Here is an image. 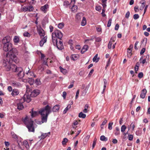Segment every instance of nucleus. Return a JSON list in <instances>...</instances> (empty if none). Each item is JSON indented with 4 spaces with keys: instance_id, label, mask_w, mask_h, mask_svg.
I'll return each instance as SVG.
<instances>
[{
    "instance_id": "f257e3e1",
    "label": "nucleus",
    "mask_w": 150,
    "mask_h": 150,
    "mask_svg": "<svg viewBox=\"0 0 150 150\" xmlns=\"http://www.w3.org/2000/svg\"><path fill=\"white\" fill-rule=\"evenodd\" d=\"M13 57L11 59L10 57H8V55H7V58L6 59H4L3 61V65L4 67H6V71H8L11 69L12 71L15 72V69L16 68H18L17 67L16 65L13 64H12L13 62H14L17 64L19 62V59L17 57V59L18 60V62H16L13 59Z\"/></svg>"
},
{
    "instance_id": "f03ea898",
    "label": "nucleus",
    "mask_w": 150,
    "mask_h": 150,
    "mask_svg": "<svg viewBox=\"0 0 150 150\" xmlns=\"http://www.w3.org/2000/svg\"><path fill=\"white\" fill-rule=\"evenodd\" d=\"M3 49L5 51H9L6 54V58H7V55H8V57L11 59L13 57L14 61L16 62H18V60L17 59V57L15 55V52L12 47V45L11 43L4 45Z\"/></svg>"
},
{
    "instance_id": "7ed1b4c3",
    "label": "nucleus",
    "mask_w": 150,
    "mask_h": 150,
    "mask_svg": "<svg viewBox=\"0 0 150 150\" xmlns=\"http://www.w3.org/2000/svg\"><path fill=\"white\" fill-rule=\"evenodd\" d=\"M23 121L26 125L29 132H34L35 129L33 126V120L26 117L23 119Z\"/></svg>"
},
{
    "instance_id": "20e7f679",
    "label": "nucleus",
    "mask_w": 150,
    "mask_h": 150,
    "mask_svg": "<svg viewBox=\"0 0 150 150\" xmlns=\"http://www.w3.org/2000/svg\"><path fill=\"white\" fill-rule=\"evenodd\" d=\"M31 99L30 96L27 95H24L23 97L21 99V102L17 103V108L19 110H22L24 108L22 103L23 102L26 101L27 103H29Z\"/></svg>"
},
{
    "instance_id": "39448f33",
    "label": "nucleus",
    "mask_w": 150,
    "mask_h": 150,
    "mask_svg": "<svg viewBox=\"0 0 150 150\" xmlns=\"http://www.w3.org/2000/svg\"><path fill=\"white\" fill-rule=\"evenodd\" d=\"M52 112L51 108L48 105H47L44 108H42L39 111L41 115H48Z\"/></svg>"
},
{
    "instance_id": "423d86ee",
    "label": "nucleus",
    "mask_w": 150,
    "mask_h": 150,
    "mask_svg": "<svg viewBox=\"0 0 150 150\" xmlns=\"http://www.w3.org/2000/svg\"><path fill=\"white\" fill-rule=\"evenodd\" d=\"M52 36L53 37H56L60 40L62 37V34L61 32L58 30H56L54 31V32L52 33Z\"/></svg>"
},
{
    "instance_id": "0eeeda50",
    "label": "nucleus",
    "mask_w": 150,
    "mask_h": 150,
    "mask_svg": "<svg viewBox=\"0 0 150 150\" xmlns=\"http://www.w3.org/2000/svg\"><path fill=\"white\" fill-rule=\"evenodd\" d=\"M15 72H18L17 75L19 78H21L23 77L24 74L21 67H18V68H16Z\"/></svg>"
},
{
    "instance_id": "6e6552de",
    "label": "nucleus",
    "mask_w": 150,
    "mask_h": 150,
    "mask_svg": "<svg viewBox=\"0 0 150 150\" xmlns=\"http://www.w3.org/2000/svg\"><path fill=\"white\" fill-rule=\"evenodd\" d=\"M22 10L23 11L30 12L33 11L34 10V8L32 6L30 5L27 6H24Z\"/></svg>"
},
{
    "instance_id": "1a4fd4ad",
    "label": "nucleus",
    "mask_w": 150,
    "mask_h": 150,
    "mask_svg": "<svg viewBox=\"0 0 150 150\" xmlns=\"http://www.w3.org/2000/svg\"><path fill=\"white\" fill-rule=\"evenodd\" d=\"M11 39V37L8 36H7L3 38L1 42L4 45L5 44L10 43V42H9Z\"/></svg>"
},
{
    "instance_id": "9d476101",
    "label": "nucleus",
    "mask_w": 150,
    "mask_h": 150,
    "mask_svg": "<svg viewBox=\"0 0 150 150\" xmlns=\"http://www.w3.org/2000/svg\"><path fill=\"white\" fill-rule=\"evenodd\" d=\"M40 93V91L38 89H35L31 93L30 95L31 97H35L38 95Z\"/></svg>"
},
{
    "instance_id": "9b49d317",
    "label": "nucleus",
    "mask_w": 150,
    "mask_h": 150,
    "mask_svg": "<svg viewBox=\"0 0 150 150\" xmlns=\"http://www.w3.org/2000/svg\"><path fill=\"white\" fill-rule=\"evenodd\" d=\"M38 32L41 38L44 37L45 35V32L44 30L41 28L38 29Z\"/></svg>"
},
{
    "instance_id": "f8f14e48",
    "label": "nucleus",
    "mask_w": 150,
    "mask_h": 150,
    "mask_svg": "<svg viewBox=\"0 0 150 150\" xmlns=\"http://www.w3.org/2000/svg\"><path fill=\"white\" fill-rule=\"evenodd\" d=\"M41 134L40 136L39 137V138L40 139H43L47 137H49L50 134V132H49L47 133H41Z\"/></svg>"
},
{
    "instance_id": "ddd939ff",
    "label": "nucleus",
    "mask_w": 150,
    "mask_h": 150,
    "mask_svg": "<svg viewBox=\"0 0 150 150\" xmlns=\"http://www.w3.org/2000/svg\"><path fill=\"white\" fill-rule=\"evenodd\" d=\"M47 36H44L40 41L39 44L40 47H42L43 45L44 44L47 42Z\"/></svg>"
},
{
    "instance_id": "4468645a",
    "label": "nucleus",
    "mask_w": 150,
    "mask_h": 150,
    "mask_svg": "<svg viewBox=\"0 0 150 150\" xmlns=\"http://www.w3.org/2000/svg\"><path fill=\"white\" fill-rule=\"evenodd\" d=\"M11 85L15 87H20L21 86L20 83L14 81H13L11 82Z\"/></svg>"
},
{
    "instance_id": "2eb2a0df",
    "label": "nucleus",
    "mask_w": 150,
    "mask_h": 150,
    "mask_svg": "<svg viewBox=\"0 0 150 150\" xmlns=\"http://www.w3.org/2000/svg\"><path fill=\"white\" fill-rule=\"evenodd\" d=\"M49 8V5L47 4H46L43 6L41 7L40 9L44 13H45L47 11V9Z\"/></svg>"
},
{
    "instance_id": "dca6fc26",
    "label": "nucleus",
    "mask_w": 150,
    "mask_h": 150,
    "mask_svg": "<svg viewBox=\"0 0 150 150\" xmlns=\"http://www.w3.org/2000/svg\"><path fill=\"white\" fill-rule=\"evenodd\" d=\"M146 93L147 91L145 89H143L142 90L140 94V97L142 99L144 98Z\"/></svg>"
},
{
    "instance_id": "f3484780",
    "label": "nucleus",
    "mask_w": 150,
    "mask_h": 150,
    "mask_svg": "<svg viewBox=\"0 0 150 150\" xmlns=\"http://www.w3.org/2000/svg\"><path fill=\"white\" fill-rule=\"evenodd\" d=\"M19 93V91L16 89H13L11 93V95L13 96L18 95Z\"/></svg>"
},
{
    "instance_id": "a211bd4d",
    "label": "nucleus",
    "mask_w": 150,
    "mask_h": 150,
    "mask_svg": "<svg viewBox=\"0 0 150 150\" xmlns=\"http://www.w3.org/2000/svg\"><path fill=\"white\" fill-rule=\"evenodd\" d=\"M88 45H85L81 49V53L82 54H83L88 50Z\"/></svg>"
},
{
    "instance_id": "6ab92c4d",
    "label": "nucleus",
    "mask_w": 150,
    "mask_h": 150,
    "mask_svg": "<svg viewBox=\"0 0 150 150\" xmlns=\"http://www.w3.org/2000/svg\"><path fill=\"white\" fill-rule=\"evenodd\" d=\"M48 115H41L42 122V123L46 122L47 121Z\"/></svg>"
},
{
    "instance_id": "aec40b11",
    "label": "nucleus",
    "mask_w": 150,
    "mask_h": 150,
    "mask_svg": "<svg viewBox=\"0 0 150 150\" xmlns=\"http://www.w3.org/2000/svg\"><path fill=\"white\" fill-rule=\"evenodd\" d=\"M33 108L32 109L31 111L30 112L31 113V116L32 117H34L37 116L38 114V112L35 111H33Z\"/></svg>"
},
{
    "instance_id": "412c9836",
    "label": "nucleus",
    "mask_w": 150,
    "mask_h": 150,
    "mask_svg": "<svg viewBox=\"0 0 150 150\" xmlns=\"http://www.w3.org/2000/svg\"><path fill=\"white\" fill-rule=\"evenodd\" d=\"M57 38L56 37H53L52 36V41L54 45H56L57 44Z\"/></svg>"
},
{
    "instance_id": "4be33fe9",
    "label": "nucleus",
    "mask_w": 150,
    "mask_h": 150,
    "mask_svg": "<svg viewBox=\"0 0 150 150\" xmlns=\"http://www.w3.org/2000/svg\"><path fill=\"white\" fill-rule=\"evenodd\" d=\"M145 3L146 1L145 0H142L140 1V3L142 4V5L140 7L141 10H142L144 8L145 6Z\"/></svg>"
},
{
    "instance_id": "5701e85b",
    "label": "nucleus",
    "mask_w": 150,
    "mask_h": 150,
    "mask_svg": "<svg viewBox=\"0 0 150 150\" xmlns=\"http://www.w3.org/2000/svg\"><path fill=\"white\" fill-rule=\"evenodd\" d=\"M59 105H57L53 107L52 109V111L54 112H57L59 110Z\"/></svg>"
},
{
    "instance_id": "b1692460",
    "label": "nucleus",
    "mask_w": 150,
    "mask_h": 150,
    "mask_svg": "<svg viewBox=\"0 0 150 150\" xmlns=\"http://www.w3.org/2000/svg\"><path fill=\"white\" fill-rule=\"evenodd\" d=\"M120 134V130L118 127H117L115 128V134L116 136L119 135Z\"/></svg>"
},
{
    "instance_id": "393cba45",
    "label": "nucleus",
    "mask_w": 150,
    "mask_h": 150,
    "mask_svg": "<svg viewBox=\"0 0 150 150\" xmlns=\"http://www.w3.org/2000/svg\"><path fill=\"white\" fill-rule=\"evenodd\" d=\"M82 15L83 14L82 13H79L76 14V18L78 20H79L81 19Z\"/></svg>"
},
{
    "instance_id": "a878e982",
    "label": "nucleus",
    "mask_w": 150,
    "mask_h": 150,
    "mask_svg": "<svg viewBox=\"0 0 150 150\" xmlns=\"http://www.w3.org/2000/svg\"><path fill=\"white\" fill-rule=\"evenodd\" d=\"M73 5L71 8V9L72 12H75L77 11L78 9V7L76 5Z\"/></svg>"
},
{
    "instance_id": "bb28decb",
    "label": "nucleus",
    "mask_w": 150,
    "mask_h": 150,
    "mask_svg": "<svg viewBox=\"0 0 150 150\" xmlns=\"http://www.w3.org/2000/svg\"><path fill=\"white\" fill-rule=\"evenodd\" d=\"M86 23V18L84 17L83 18L82 21L81 22V25L82 26L85 25Z\"/></svg>"
},
{
    "instance_id": "cd10ccee",
    "label": "nucleus",
    "mask_w": 150,
    "mask_h": 150,
    "mask_svg": "<svg viewBox=\"0 0 150 150\" xmlns=\"http://www.w3.org/2000/svg\"><path fill=\"white\" fill-rule=\"evenodd\" d=\"M98 55L97 54H96L95 56L93 58V62H97L99 61V58L97 57Z\"/></svg>"
},
{
    "instance_id": "c85d7f7f",
    "label": "nucleus",
    "mask_w": 150,
    "mask_h": 150,
    "mask_svg": "<svg viewBox=\"0 0 150 150\" xmlns=\"http://www.w3.org/2000/svg\"><path fill=\"white\" fill-rule=\"evenodd\" d=\"M71 104L68 105L64 110L63 112V113L64 114H65L67 112V111L68 110L71 108Z\"/></svg>"
},
{
    "instance_id": "c756f323",
    "label": "nucleus",
    "mask_w": 150,
    "mask_h": 150,
    "mask_svg": "<svg viewBox=\"0 0 150 150\" xmlns=\"http://www.w3.org/2000/svg\"><path fill=\"white\" fill-rule=\"evenodd\" d=\"M23 143L26 149L28 150L29 149L30 147L28 142L27 141H25L23 142Z\"/></svg>"
},
{
    "instance_id": "7c9ffc66",
    "label": "nucleus",
    "mask_w": 150,
    "mask_h": 150,
    "mask_svg": "<svg viewBox=\"0 0 150 150\" xmlns=\"http://www.w3.org/2000/svg\"><path fill=\"white\" fill-rule=\"evenodd\" d=\"M59 68L60 71L64 74H65L67 73V70L66 69H63L61 66L59 67Z\"/></svg>"
},
{
    "instance_id": "2f4dec72",
    "label": "nucleus",
    "mask_w": 150,
    "mask_h": 150,
    "mask_svg": "<svg viewBox=\"0 0 150 150\" xmlns=\"http://www.w3.org/2000/svg\"><path fill=\"white\" fill-rule=\"evenodd\" d=\"M86 115L83 113L82 112H80L79 115V117L80 118H84L86 117Z\"/></svg>"
},
{
    "instance_id": "473e14b6",
    "label": "nucleus",
    "mask_w": 150,
    "mask_h": 150,
    "mask_svg": "<svg viewBox=\"0 0 150 150\" xmlns=\"http://www.w3.org/2000/svg\"><path fill=\"white\" fill-rule=\"evenodd\" d=\"M132 50L130 49H128L127 56V57L129 58H130L132 55Z\"/></svg>"
},
{
    "instance_id": "72a5a7b5",
    "label": "nucleus",
    "mask_w": 150,
    "mask_h": 150,
    "mask_svg": "<svg viewBox=\"0 0 150 150\" xmlns=\"http://www.w3.org/2000/svg\"><path fill=\"white\" fill-rule=\"evenodd\" d=\"M97 141V139L96 138H95L93 139V143L92 144V149H93L95 146H96V142Z\"/></svg>"
},
{
    "instance_id": "f704fd0d",
    "label": "nucleus",
    "mask_w": 150,
    "mask_h": 150,
    "mask_svg": "<svg viewBox=\"0 0 150 150\" xmlns=\"http://www.w3.org/2000/svg\"><path fill=\"white\" fill-rule=\"evenodd\" d=\"M28 82L30 85H32L34 82V80L32 78H29Z\"/></svg>"
},
{
    "instance_id": "c9c22d12",
    "label": "nucleus",
    "mask_w": 150,
    "mask_h": 150,
    "mask_svg": "<svg viewBox=\"0 0 150 150\" xmlns=\"http://www.w3.org/2000/svg\"><path fill=\"white\" fill-rule=\"evenodd\" d=\"M64 24L63 22L59 23L58 24V27L60 29L64 27Z\"/></svg>"
},
{
    "instance_id": "e433bc0d",
    "label": "nucleus",
    "mask_w": 150,
    "mask_h": 150,
    "mask_svg": "<svg viewBox=\"0 0 150 150\" xmlns=\"http://www.w3.org/2000/svg\"><path fill=\"white\" fill-rule=\"evenodd\" d=\"M100 140L102 141H106L107 140V138L103 135L100 136Z\"/></svg>"
},
{
    "instance_id": "4c0bfd02",
    "label": "nucleus",
    "mask_w": 150,
    "mask_h": 150,
    "mask_svg": "<svg viewBox=\"0 0 150 150\" xmlns=\"http://www.w3.org/2000/svg\"><path fill=\"white\" fill-rule=\"evenodd\" d=\"M56 45H57V47L59 50H61L63 48V45H57V44Z\"/></svg>"
},
{
    "instance_id": "58836bf2",
    "label": "nucleus",
    "mask_w": 150,
    "mask_h": 150,
    "mask_svg": "<svg viewBox=\"0 0 150 150\" xmlns=\"http://www.w3.org/2000/svg\"><path fill=\"white\" fill-rule=\"evenodd\" d=\"M93 40V39L92 38H91L89 39H87L85 40L84 42L86 43V44H90L91 43L89 42V41Z\"/></svg>"
},
{
    "instance_id": "ea45409f",
    "label": "nucleus",
    "mask_w": 150,
    "mask_h": 150,
    "mask_svg": "<svg viewBox=\"0 0 150 150\" xmlns=\"http://www.w3.org/2000/svg\"><path fill=\"white\" fill-rule=\"evenodd\" d=\"M137 136H140L142 134V132L141 130H138L135 132Z\"/></svg>"
},
{
    "instance_id": "a19ab883",
    "label": "nucleus",
    "mask_w": 150,
    "mask_h": 150,
    "mask_svg": "<svg viewBox=\"0 0 150 150\" xmlns=\"http://www.w3.org/2000/svg\"><path fill=\"white\" fill-rule=\"evenodd\" d=\"M35 83L37 85H39L41 83L39 79H36L35 81Z\"/></svg>"
},
{
    "instance_id": "79ce46f5",
    "label": "nucleus",
    "mask_w": 150,
    "mask_h": 150,
    "mask_svg": "<svg viewBox=\"0 0 150 150\" xmlns=\"http://www.w3.org/2000/svg\"><path fill=\"white\" fill-rule=\"evenodd\" d=\"M113 124V123L112 122H110L108 124V129L109 130H111L112 129V126Z\"/></svg>"
},
{
    "instance_id": "37998d69",
    "label": "nucleus",
    "mask_w": 150,
    "mask_h": 150,
    "mask_svg": "<svg viewBox=\"0 0 150 150\" xmlns=\"http://www.w3.org/2000/svg\"><path fill=\"white\" fill-rule=\"evenodd\" d=\"M126 129V126L124 125H122L121 127V132H124L125 131Z\"/></svg>"
},
{
    "instance_id": "c03bdc74",
    "label": "nucleus",
    "mask_w": 150,
    "mask_h": 150,
    "mask_svg": "<svg viewBox=\"0 0 150 150\" xmlns=\"http://www.w3.org/2000/svg\"><path fill=\"white\" fill-rule=\"evenodd\" d=\"M71 59L74 60H75L77 59V57L76 55L73 54L71 57Z\"/></svg>"
},
{
    "instance_id": "a18cd8bd",
    "label": "nucleus",
    "mask_w": 150,
    "mask_h": 150,
    "mask_svg": "<svg viewBox=\"0 0 150 150\" xmlns=\"http://www.w3.org/2000/svg\"><path fill=\"white\" fill-rule=\"evenodd\" d=\"M23 35L24 36L27 37H30V34L28 32L24 33Z\"/></svg>"
},
{
    "instance_id": "49530a36",
    "label": "nucleus",
    "mask_w": 150,
    "mask_h": 150,
    "mask_svg": "<svg viewBox=\"0 0 150 150\" xmlns=\"http://www.w3.org/2000/svg\"><path fill=\"white\" fill-rule=\"evenodd\" d=\"M68 139L66 138H64V139L63 141H62V144L65 145L66 144V143L68 141Z\"/></svg>"
},
{
    "instance_id": "de8ad7c7",
    "label": "nucleus",
    "mask_w": 150,
    "mask_h": 150,
    "mask_svg": "<svg viewBox=\"0 0 150 150\" xmlns=\"http://www.w3.org/2000/svg\"><path fill=\"white\" fill-rule=\"evenodd\" d=\"M112 21V19L111 18H110L109 20V21L108 22V23L107 24V27H110L111 25V22Z\"/></svg>"
},
{
    "instance_id": "09e8293b",
    "label": "nucleus",
    "mask_w": 150,
    "mask_h": 150,
    "mask_svg": "<svg viewBox=\"0 0 150 150\" xmlns=\"http://www.w3.org/2000/svg\"><path fill=\"white\" fill-rule=\"evenodd\" d=\"M74 81H72V82L71 83L70 85L68 86V88H72L74 86Z\"/></svg>"
},
{
    "instance_id": "8fccbe9b",
    "label": "nucleus",
    "mask_w": 150,
    "mask_h": 150,
    "mask_svg": "<svg viewBox=\"0 0 150 150\" xmlns=\"http://www.w3.org/2000/svg\"><path fill=\"white\" fill-rule=\"evenodd\" d=\"M130 127L131 128H132V130H134L135 127L134 123L132 122L130 125Z\"/></svg>"
},
{
    "instance_id": "3c124183",
    "label": "nucleus",
    "mask_w": 150,
    "mask_h": 150,
    "mask_svg": "<svg viewBox=\"0 0 150 150\" xmlns=\"http://www.w3.org/2000/svg\"><path fill=\"white\" fill-rule=\"evenodd\" d=\"M26 74L28 75V76H32L33 74V73L31 71H30V70H29L28 72L27 71L26 72Z\"/></svg>"
},
{
    "instance_id": "603ef678",
    "label": "nucleus",
    "mask_w": 150,
    "mask_h": 150,
    "mask_svg": "<svg viewBox=\"0 0 150 150\" xmlns=\"http://www.w3.org/2000/svg\"><path fill=\"white\" fill-rule=\"evenodd\" d=\"M128 138L129 140L132 141L133 139V136L132 134L129 135Z\"/></svg>"
},
{
    "instance_id": "864d4df0",
    "label": "nucleus",
    "mask_w": 150,
    "mask_h": 150,
    "mask_svg": "<svg viewBox=\"0 0 150 150\" xmlns=\"http://www.w3.org/2000/svg\"><path fill=\"white\" fill-rule=\"evenodd\" d=\"M14 41L15 42L17 43L19 42V38L17 36H15L13 39Z\"/></svg>"
},
{
    "instance_id": "5fc2aeb1",
    "label": "nucleus",
    "mask_w": 150,
    "mask_h": 150,
    "mask_svg": "<svg viewBox=\"0 0 150 150\" xmlns=\"http://www.w3.org/2000/svg\"><path fill=\"white\" fill-rule=\"evenodd\" d=\"M147 42V39L146 38H144L143 39L142 41V43H144L145 45H146V44Z\"/></svg>"
},
{
    "instance_id": "6e6d98bb",
    "label": "nucleus",
    "mask_w": 150,
    "mask_h": 150,
    "mask_svg": "<svg viewBox=\"0 0 150 150\" xmlns=\"http://www.w3.org/2000/svg\"><path fill=\"white\" fill-rule=\"evenodd\" d=\"M139 18V16L138 14H135L134 15L133 18L135 19H137Z\"/></svg>"
},
{
    "instance_id": "4d7b16f0",
    "label": "nucleus",
    "mask_w": 150,
    "mask_h": 150,
    "mask_svg": "<svg viewBox=\"0 0 150 150\" xmlns=\"http://www.w3.org/2000/svg\"><path fill=\"white\" fill-rule=\"evenodd\" d=\"M110 59H109L107 62V64L105 67L106 69L107 67L110 65Z\"/></svg>"
},
{
    "instance_id": "13d9d810",
    "label": "nucleus",
    "mask_w": 150,
    "mask_h": 150,
    "mask_svg": "<svg viewBox=\"0 0 150 150\" xmlns=\"http://www.w3.org/2000/svg\"><path fill=\"white\" fill-rule=\"evenodd\" d=\"M96 30L98 32H101L102 29L100 26L99 27L96 28Z\"/></svg>"
},
{
    "instance_id": "bf43d9fd",
    "label": "nucleus",
    "mask_w": 150,
    "mask_h": 150,
    "mask_svg": "<svg viewBox=\"0 0 150 150\" xmlns=\"http://www.w3.org/2000/svg\"><path fill=\"white\" fill-rule=\"evenodd\" d=\"M112 44V42L110 41L108 45V48L109 49H110L111 48Z\"/></svg>"
},
{
    "instance_id": "052dcab7",
    "label": "nucleus",
    "mask_w": 150,
    "mask_h": 150,
    "mask_svg": "<svg viewBox=\"0 0 150 150\" xmlns=\"http://www.w3.org/2000/svg\"><path fill=\"white\" fill-rule=\"evenodd\" d=\"M143 73L142 72H140L139 74L138 75V77L139 78H141L143 77Z\"/></svg>"
},
{
    "instance_id": "680f3d73",
    "label": "nucleus",
    "mask_w": 150,
    "mask_h": 150,
    "mask_svg": "<svg viewBox=\"0 0 150 150\" xmlns=\"http://www.w3.org/2000/svg\"><path fill=\"white\" fill-rule=\"evenodd\" d=\"M5 113L4 112L2 113H0V117L1 118H3L5 115Z\"/></svg>"
},
{
    "instance_id": "e2e57ef3",
    "label": "nucleus",
    "mask_w": 150,
    "mask_h": 150,
    "mask_svg": "<svg viewBox=\"0 0 150 150\" xmlns=\"http://www.w3.org/2000/svg\"><path fill=\"white\" fill-rule=\"evenodd\" d=\"M101 38L100 37L96 38V41L97 42H100L101 41Z\"/></svg>"
},
{
    "instance_id": "0e129e2a",
    "label": "nucleus",
    "mask_w": 150,
    "mask_h": 150,
    "mask_svg": "<svg viewBox=\"0 0 150 150\" xmlns=\"http://www.w3.org/2000/svg\"><path fill=\"white\" fill-rule=\"evenodd\" d=\"M69 44L70 45H73V40H69L68 41Z\"/></svg>"
},
{
    "instance_id": "69168bd1",
    "label": "nucleus",
    "mask_w": 150,
    "mask_h": 150,
    "mask_svg": "<svg viewBox=\"0 0 150 150\" xmlns=\"http://www.w3.org/2000/svg\"><path fill=\"white\" fill-rule=\"evenodd\" d=\"M145 49L144 48H142L141 51L140 52V54L141 55H142L143 54V53L145 52Z\"/></svg>"
},
{
    "instance_id": "338daca9",
    "label": "nucleus",
    "mask_w": 150,
    "mask_h": 150,
    "mask_svg": "<svg viewBox=\"0 0 150 150\" xmlns=\"http://www.w3.org/2000/svg\"><path fill=\"white\" fill-rule=\"evenodd\" d=\"M129 14H130V12L129 11H128L126 14L125 17L127 18H128L129 17Z\"/></svg>"
},
{
    "instance_id": "774afa93",
    "label": "nucleus",
    "mask_w": 150,
    "mask_h": 150,
    "mask_svg": "<svg viewBox=\"0 0 150 150\" xmlns=\"http://www.w3.org/2000/svg\"><path fill=\"white\" fill-rule=\"evenodd\" d=\"M67 95L66 92L65 91H64L62 93V96L64 99H65Z\"/></svg>"
}]
</instances>
